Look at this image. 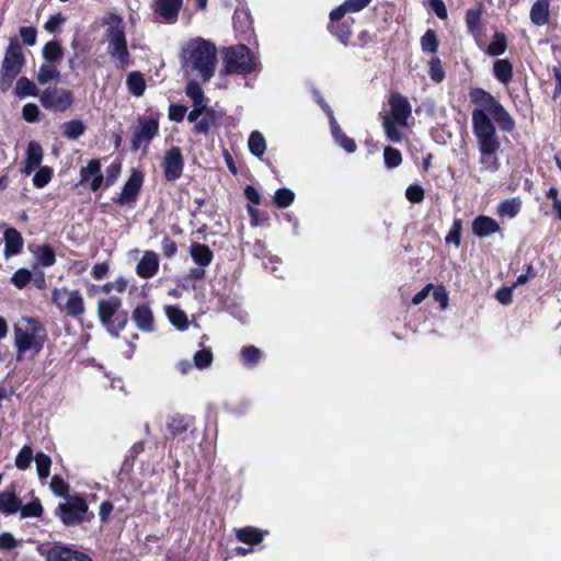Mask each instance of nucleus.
Returning <instances> with one entry per match:
<instances>
[{
    "instance_id": "7",
    "label": "nucleus",
    "mask_w": 561,
    "mask_h": 561,
    "mask_svg": "<svg viewBox=\"0 0 561 561\" xmlns=\"http://www.w3.org/2000/svg\"><path fill=\"white\" fill-rule=\"evenodd\" d=\"M98 317L106 331L115 337L127 323V313L122 310V299L116 296L99 300Z\"/></svg>"
},
{
    "instance_id": "47",
    "label": "nucleus",
    "mask_w": 561,
    "mask_h": 561,
    "mask_svg": "<svg viewBox=\"0 0 561 561\" xmlns=\"http://www.w3.org/2000/svg\"><path fill=\"white\" fill-rule=\"evenodd\" d=\"M383 161L388 169H394L402 163L401 152L392 147H386L383 149Z\"/></svg>"
},
{
    "instance_id": "48",
    "label": "nucleus",
    "mask_w": 561,
    "mask_h": 561,
    "mask_svg": "<svg viewBox=\"0 0 561 561\" xmlns=\"http://www.w3.org/2000/svg\"><path fill=\"white\" fill-rule=\"evenodd\" d=\"M204 114L214 118V110L209 108L206 102L193 103V110L188 113L187 119L192 123H195Z\"/></svg>"
},
{
    "instance_id": "56",
    "label": "nucleus",
    "mask_w": 561,
    "mask_h": 561,
    "mask_svg": "<svg viewBox=\"0 0 561 561\" xmlns=\"http://www.w3.org/2000/svg\"><path fill=\"white\" fill-rule=\"evenodd\" d=\"M331 31L336 35L341 43L344 45L352 36L351 26L347 22L336 23L331 25Z\"/></svg>"
},
{
    "instance_id": "2",
    "label": "nucleus",
    "mask_w": 561,
    "mask_h": 561,
    "mask_svg": "<svg viewBox=\"0 0 561 561\" xmlns=\"http://www.w3.org/2000/svg\"><path fill=\"white\" fill-rule=\"evenodd\" d=\"M106 25V51L113 60L115 67L124 70L131 65V59L127 46L123 19L117 14H111Z\"/></svg>"
},
{
    "instance_id": "11",
    "label": "nucleus",
    "mask_w": 561,
    "mask_h": 561,
    "mask_svg": "<svg viewBox=\"0 0 561 561\" xmlns=\"http://www.w3.org/2000/svg\"><path fill=\"white\" fill-rule=\"evenodd\" d=\"M58 515L67 526L80 524L88 511L85 500L79 496L69 497L67 502L58 505Z\"/></svg>"
},
{
    "instance_id": "9",
    "label": "nucleus",
    "mask_w": 561,
    "mask_h": 561,
    "mask_svg": "<svg viewBox=\"0 0 561 561\" xmlns=\"http://www.w3.org/2000/svg\"><path fill=\"white\" fill-rule=\"evenodd\" d=\"M51 300L57 309L68 317L79 318L85 312L83 295L77 289L67 287L54 288Z\"/></svg>"
},
{
    "instance_id": "61",
    "label": "nucleus",
    "mask_w": 561,
    "mask_h": 561,
    "mask_svg": "<svg viewBox=\"0 0 561 561\" xmlns=\"http://www.w3.org/2000/svg\"><path fill=\"white\" fill-rule=\"evenodd\" d=\"M405 197L411 203H421L424 199V190L417 184H412L408 186L405 191Z\"/></svg>"
},
{
    "instance_id": "46",
    "label": "nucleus",
    "mask_w": 561,
    "mask_h": 561,
    "mask_svg": "<svg viewBox=\"0 0 561 561\" xmlns=\"http://www.w3.org/2000/svg\"><path fill=\"white\" fill-rule=\"evenodd\" d=\"M59 77V71L55 66L42 65L37 72V81L41 84H46Z\"/></svg>"
},
{
    "instance_id": "49",
    "label": "nucleus",
    "mask_w": 561,
    "mask_h": 561,
    "mask_svg": "<svg viewBox=\"0 0 561 561\" xmlns=\"http://www.w3.org/2000/svg\"><path fill=\"white\" fill-rule=\"evenodd\" d=\"M275 203L279 208L290 206L295 199V193L289 188H278L274 196Z\"/></svg>"
},
{
    "instance_id": "18",
    "label": "nucleus",
    "mask_w": 561,
    "mask_h": 561,
    "mask_svg": "<svg viewBox=\"0 0 561 561\" xmlns=\"http://www.w3.org/2000/svg\"><path fill=\"white\" fill-rule=\"evenodd\" d=\"M22 508V500L16 495L15 486L10 485L7 490L0 492V513L13 515Z\"/></svg>"
},
{
    "instance_id": "10",
    "label": "nucleus",
    "mask_w": 561,
    "mask_h": 561,
    "mask_svg": "<svg viewBox=\"0 0 561 561\" xmlns=\"http://www.w3.org/2000/svg\"><path fill=\"white\" fill-rule=\"evenodd\" d=\"M41 104L48 111L62 113L73 103L72 92L58 87H49L39 94Z\"/></svg>"
},
{
    "instance_id": "28",
    "label": "nucleus",
    "mask_w": 561,
    "mask_h": 561,
    "mask_svg": "<svg viewBox=\"0 0 561 561\" xmlns=\"http://www.w3.org/2000/svg\"><path fill=\"white\" fill-rule=\"evenodd\" d=\"M549 19V0H537L530 9V20L537 26H542Z\"/></svg>"
},
{
    "instance_id": "6",
    "label": "nucleus",
    "mask_w": 561,
    "mask_h": 561,
    "mask_svg": "<svg viewBox=\"0 0 561 561\" xmlns=\"http://www.w3.org/2000/svg\"><path fill=\"white\" fill-rule=\"evenodd\" d=\"M472 130L477 139L478 150L499 152L501 141L490 116L483 111H472Z\"/></svg>"
},
{
    "instance_id": "53",
    "label": "nucleus",
    "mask_w": 561,
    "mask_h": 561,
    "mask_svg": "<svg viewBox=\"0 0 561 561\" xmlns=\"http://www.w3.org/2000/svg\"><path fill=\"white\" fill-rule=\"evenodd\" d=\"M193 360L198 369L208 368L213 363V353L209 350H201L194 354Z\"/></svg>"
},
{
    "instance_id": "1",
    "label": "nucleus",
    "mask_w": 561,
    "mask_h": 561,
    "mask_svg": "<svg viewBox=\"0 0 561 561\" xmlns=\"http://www.w3.org/2000/svg\"><path fill=\"white\" fill-rule=\"evenodd\" d=\"M183 68L192 69L204 80L213 78L217 62L216 46L204 38L188 41L182 50Z\"/></svg>"
},
{
    "instance_id": "35",
    "label": "nucleus",
    "mask_w": 561,
    "mask_h": 561,
    "mask_svg": "<svg viewBox=\"0 0 561 561\" xmlns=\"http://www.w3.org/2000/svg\"><path fill=\"white\" fill-rule=\"evenodd\" d=\"M34 255H35V259L36 261L42 265V266H45V267H49L51 265L55 264L56 262V255H55V252L54 250L47 245V244H42V245H38L34 252Z\"/></svg>"
},
{
    "instance_id": "5",
    "label": "nucleus",
    "mask_w": 561,
    "mask_h": 561,
    "mask_svg": "<svg viewBox=\"0 0 561 561\" xmlns=\"http://www.w3.org/2000/svg\"><path fill=\"white\" fill-rule=\"evenodd\" d=\"M221 75H249L260 69L259 58L245 45H237L227 49Z\"/></svg>"
},
{
    "instance_id": "4",
    "label": "nucleus",
    "mask_w": 561,
    "mask_h": 561,
    "mask_svg": "<svg viewBox=\"0 0 561 561\" xmlns=\"http://www.w3.org/2000/svg\"><path fill=\"white\" fill-rule=\"evenodd\" d=\"M390 114L383 116L382 127L389 141L400 142L402 134L397 126L407 127L412 115L409 100L400 93H392L389 99Z\"/></svg>"
},
{
    "instance_id": "25",
    "label": "nucleus",
    "mask_w": 561,
    "mask_h": 561,
    "mask_svg": "<svg viewBox=\"0 0 561 561\" xmlns=\"http://www.w3.org/2000/svg\"><path fill=\"white\" fill-rule=\"evenodd\" d=\"M330 123V129H331V134L334 138V141L340 146L342 147L346 152L348 153H353L356 151V144L355 141L347 137L341 129L340 125L337 124L335 117H331V119L329 121Z\"/></svg>"
},
{
    "instance_id": "31",
    "label": "nucleus",
    "mask_w": 561,
    "mask_h": 561,
    "mask_svg": "<svg viewBox=\"0 0 561 561\" xmlns=\"http://www.w3.org/2000/svg\"><path fill=\"white\" fill-rule=\"evenodd\" d=\"M15 94L20 99L27 96H39L36 84L26 77L18 79L15 84Z\"/></svg>"
},
{
    "instance_id": "62",
    "label": "nucleus",
    "mask_w": 561,
    "mask_h": 561,
    "mask_svg": "<svg viewBox=\"0 0 561 561\" xmlns=\"http://www.w3.org/2000/svg\"><path fill=\"white\" fill-rule=\"evenodd\" d=\"M20 35L22 41L28 46H33L36 43L37 32L32 26L21 27Z\"/></svg>"
},
{
    "instance_id": "57",
    "label": "nucleus",
    "mask_w": 561,
    "mask_h": 561,
    "mask_svg": "<svg viewBox=\"0 0 561 561\" xmlns=\"http://www.w3.org/2000/svg\"><path fill=\"white\" fill-rule=\"evenodd\" d=\"M186 95L193 103L205 102L204 91L196 81H190L185 87Z\"/></svg>"
},
{
    "instance_id": "36",
    "label": "nucleus",
    "mask_w": 561,
    "mask_h": 561,
    "mask_svg": "<svg viewBox=\"0 0 561 561\" xmlns=\"http://www.w3.org/2000/svg\"><path fill=\"white\" fill-rule=\"evenodd\" d=\"M35 459V455L33 453V449L28 445H24L20 451L18 453L14 465L15 467L21 470L25 471L30 468L32 461Z\"/></svg>"
},
{
    "instance_id": "15",
    "label": "nucleus",
    "mask_w": 561,
    "mask_h": 561,
    "mask_svg": "<svg viewBox=\"0 0 561 561\" xmlns=\"http://www.w3.org/2000/svg\"><path fill=\"white\" fill-rule=\"evenodd\" d=\"M131 319L141 332L151 333L154 331L153 312L147 304L136 306L131 313Z\"/></svg>"
},
{
    "instance_id": "60",
    "label": "nucleus",
    "mask_w": 561,
    "mask_h": 561,
    "mask_svg": "<svg viewBox=\"0 0 561 561\" xmlns=\"http://www.w3.org/2000/svg\"><path fill=\"white\" fill-rule=\"evenodd\" d=\"M22 117L28 123H35L39 119V108L35 103H26L22 110Z\"/></svg>"
},
{
    "instance_id": "3",
    "label": "nucleus",
    "mask_w": 561,
    "mask_h": 561,
    "mask_svg": "<svg viewBox=\"0 0 561 561\" xmlns=\"http://www.w3.org/2000/svg\"><path fill=\"white\" fill-rule=\"evenodd\" d=\"M46 341V330L34 318H21L14 325V344L16 357L20 360L24 353L33 351L39 353Z\"/></svg>"
},
{
    "instance_id": "21",
    "label": "nucleus",
    "mask_w": 561,
    "mask_h": 561,
    "mask_svg": "<svg viewBox=\"0 0 561 561\" xmlns=\"http://www.w3.org/2000/svg\"><path fill=\"white\" fill-rule=\"evenodd\" d=\"M4 250L3 254L7 259L18 255L23 248V238L15 228H8L3 233Z\"/></svg>"
},
{
    "instance_id": "50",
    "label": "nucleus",
    "mask_w": 561,
    "mask_h": 561,
    "mask_svg": "<svg viewBox=\"0 0 561 561\" xmlns=\"http://www.w3.org/2000/svg\"><path fill=\"white\" fill-rule=\"evenodd\" d=\"M461 231H462V222L460 219H455L453 222V226L450 230L448 231L447 236L445 237V242L450 244H455V247L460 245L461 241Z\"/></svg>"
},
{
    "instance_id": "54",
    "label": "nucleus",
    "mask_w": 561,
    "mask_h": 561,
    "mask_svg": "<svg viewBox=\"0 0 561 561\" xmlns=\"http://www.w3.org/2000/svg\"><path fill=\"white\" fill-rule=\"evenodd\" d=\"M421 47L424 51L435 53L438 47V41L433 30H427L421 38Z\"/></svg>"
},
{
    "instance_id": "8",
    "label": "nucleus",
    "mask_w": 561,
    "mask_h": 561,
    "mask_svg": "<svg viewBox=\"0 0 561 561\" xmlns=\"http://www.w3.org/2000/svg\"><path fill=\"white\" fill-rule=\"evenodd\" d=\"M25 64L23 49L18 39H11L2 61L0 72V90L7 92L19 76Z\"/></svg>"
},
{
    "instance_id": "51",
    "label": "nucleus",
    "mask_w": 561,
    "mask_h": 561,
    "mask_svg": "<svg viewBox=\"0 0 561 561\" xmlns=\"http://www.w3.org/2000/svg\"><path fill=\"white\" fill-rule=\"evenodd\" d=\"M218 122V116L216 115V112L214 111V118L206 116L204 114L201 118H198L195 122L194 130L198 134H208L211 126L216 125Z\"/></svg>"
},
{
    "instance_id": "44",
    "label": "nucleus",
    "mask_w": 561,
    "mask_h": 561,
    "mask_svg": "<svg viewBox=\"0 0 561 561\" xmlns=\"http://www.w3.org/2000/svg\"><path fill=\"white\" fill-rule=\"evenodd\" d=\"M506 38L502 33H495L493 41L489 44L486 53L490 56H500L506 50Z\"/></svg>"
},
{
    "instance_id": "19",
    "label": "nucleus",
    "mask_w": 561,
    "mask_h": 561,
    "mask_svg": "<svg viewBox=\"0 0 561 561\" xmlns=\"http://www.w3.org/2000/svg\"><path fill=\"white\" fill-rule=\"evenodd\" d=\"M43 149L42 146L36 141H30L26 149V159L22 173L25 175L32 174L35 170L41 168L43 161Z\"/></svg>"
},
{
    "instance_id": "37",
    "label": "nucleus",
    "mask_w": 561,
    "mask_h": 561,
    "mask_svg": "<svg viewBox=\"0 0 561 561\" xmlns=\"http://www.w3.org/2000/svg\"><path fill=\"white\" fill-rule=\"evenodd\" d=\"M64 135L68 139H78L85 131V125L80 119H71L62 125Z\"/></svg>"
},
{
    "instance_id": "45",
    "label": "nucleus",
    "mask_w": 561,
    "mask_h": 561,
    "mask_svg": "<svg viewBox=\"0 0 561 561\" xmlns=\"http://www.w3.org/2000/svg\"><path fill=\"white\" fill-rule=\"evenodd\" d=\"M43 57L47 61H56L62 57V48L56 41H50L43 48Z\"/></svg>"
},
{
    "instance_id": "33",
    "label": "nucleus",
    "mask_w": 561,
    "mask_h": 561,
    "mask_svg": "<svg viewBox=\"0 0 561 561\" xmlns=\"http://www.w3.org/2000/svg\"><path fill=\"white\" fill-rule=\"evenodd\" d=\"M480 159L479 163L481 165L482 171H485L488 173H495L500 169V160L497 157V152H485V151H479Z\"/></svg>"
},
{
    "instance_id": "41",
    "label": "nucleus",
    "mask_w": 561,
    "mask_h": 561,
    "mask_svg": "<svg viewBox=\"0 0 561 561\" xmlns=\"http://www.w3.org/2000/svg\"><path fill=\"white\" fill-rule=\"evenodd\" d=\"M43 512V506L37 497L25 505L22 504V508L19 510L20 517L22 519L30 517H41Z\"/></svg>"
},
{
    "instance_id": "12",
    "label": "nucleus",
    "mask_w": 561,
    "mask_h": 561,
    "mask_svg": "<svg viewBox=\"0 0 561 561\" xmlns=\"http://www.w3.org/2000/svg\"><path fill=\"white\" fill-rule=\"evenodd\" d=\"M159 124L154 118H145L139 122L138 127L136 128L133 139H131V150L137 151L142 148L144 153L147 151V148L152 140V138L158 134Z\"/></svg>"
},
{
    "instance_id": "13",
    "label": "nucleus",
    "mask_w": 561,
    "mask_h": 561,
    "mask_svg": "<svg viewBox=\"0 0 561 561\" xmlns=\"http://www.w3.org/2000/svg\"><path fill=\"white\" fill-rule=\"evenodd\" d=\"M46 561H92L89 556L66 545H54L44 553Z\"/></svg>"
},
{
    "instance_id": "59",
    "label": "nucleus",
    "mask_w": 561,
    "mask_h": 561,
    "mask_svg": "<svg viewBox=\"0 0 561 561\" xmlns=\"http://www.w3.org/2000/svg\"><path fill=\"white\" fill-rule=\"evenodd\" d=\"M428 66H430L428 73H430L431 79L436 83L442 82L445 78V71L442 67L439 58L435 57V58L431 59V61L428 62Z\"/></svg>"
},
{
    "instance_id": "43",
    "label": "nucleus",
    "mask_w": 561,
    "mask_h": 561,
    "mask_svg": "<svg viewBox=\"0 0 561 561\" xmlns=\"http://www.w3.org/2000/svg\"><path fill=\"white\" fill-rule=\"evenodd\" d=\"M519 208L520 203L517 199H505L499 205L497 213L502 217L514 218L518 214Z\"/></svg>"
},
{
    "instance_id": "27",
    "label": "nucleus",
    "mask_w": 561,
    "mask_h": 561,
    "mask_svg": "<svg viewBox=\"0 0 561 561\" xmlns=\"http://www.w3.org/2000/svg\"><path fill=\"white\" fill-rule=\"evenodd\" d=\"M190 254L194 263L202 267L208 266L214 257L211 250L206 244L202 243H193Z\"/></svg>"
},
{
    "instance_id": "16",
    "label": "nucleus",
    "mask_w": 561,
    "mask_h": 561,
    "mask_svg": "<svg viewBox=\"0 0 561 561\" xmlns=\"http://www.w3.org/2000/svg\"><path fill=\"white\" fill-rule=\"evenodd\" d=\"M80 178L81 183L90 182V188L96 192L104 181L100 161L98 159L90 160L87 167L81 169Z\"/></svg>"
},
{
    "instance_id": "23",
    "label": "nucleus",
    "mask_w": 561,
    "mask_h": 561,
    "mask_svg": "<svg viewBox=\"0 0 561 561\" xmlns=\"http://www.w3.org/2000/svg\"><path fill=\"white\" fill-rule=\"evenodd\" d=\"M182 0H157L156 12L168 23L176 21Z\"/></svg>"
},
{
    "instance_id": "17",
    "label": "nucleus",
    "mask_w": 561,
    "mask_h": 561,
    "mask_svg": "<svg viewBox=\"0 0 561 561\" xmlns=\"http://www.w3.org/2000/svg\"><path fill=\"white\" fill-rule=\"evenodd\" d=\"M144 176L140 172L135 171L129 176L127 182L125 183L123 191L121 193V196L118 198V203L122 205L129 204L131 202H135L141 184H142Z\"/></svg>"
},
{
    "instance_id": "26",
    "label": "nucleus",
    "mask_w": 561,
    "mask_h": 561,
    "mask_svg": "<svg viewBox=\"0 0 561 561\" xmlns=\"http://www.w3.org/2000/svg\"><path fill=\"white\" fill-rule=\"evenodd\" d=\"M489 114L494 118L502 130L512 131L515 128L513 117L500 102L493 106Z\"/></svg>"
},
{
    "instance_id": "24",
    "label": "nucleus",
    "mask_w": 561,
    "mask_h": 561,
    "mask_svg": "<svg viewBox=\"0 0 561 561\" xmlns=\"http://www.w3.org/2000/svg\"><path fill=\"white\" fill-rule=\"evenodd\" d=\"M500 230L499 224L491 217L478 216L472 221V231L479 238L489 237Z\"/></svg>"
},
{
    "instance_id": "42",
    "label": "nucleus",
    "mask_w": 561,
    "mask_h": 561,
    "mask_svg": "<svg viewBox=\"0 0 561 561\" xmlns=\"http://www.w3.org/2000/svg\"><path fill=\"white\" fill-rule=\"evenodd\" d=\"M241 358H242L243 364L247 367L252 368V367L256 366L257 363L260 362L261 351L253 345L244 346L241 350Z\"/></svg>"
},
{
    "instance_id": "63",
    "label": "nucleus",
    "mask_w": 561,
    "mask_h": 561,
    "mask_svg": "<svg viewBox=\"0 0 561 561\" xmlns=\"http://www.w3.org/2000/svg\"><path fill=\"white\" fill-rule=\"evenodd\" d=\"M187 108L184 105L171 104L169 106V118L173 122H181L185 117Z\"/></svg>"
},
{
    "instance_id": "64",
    "label": "nucleus",
    "mask_w": 561,
    "mask_h": 561,
    "mask_svg": "<svg viewBox=\"0 0 561 561\" xmlns=\"http://www.w3.org/2000/svg\"><path fill=\"white\" fill-rule=\"evenodd\" d=\"M65 22V18L61 13H56L51 15L48 21L45 23L44 27L47 32L54 33L58 30V27Z\"/></svg>"
},
{
    "instance_id": "34",
    "label": "nucleus",
    "mask_w": 561,
    "mask_h": 561,
    "mask_svg": "<svg viewBox=\"0 0 561 561\" xmlns=\"http://www.w3.org/2000/svg\"><path fill=\"white\" fill-rule=\"evenodd\" d=\"M248 146L250 152L253 156L261 158L266 150V142L264 136L257 130L252 131L248 140Z\"/></svg>"
},
{
    "instance_id": "20",
    "label": "nucleus",
    "mask_w": 561,
    "mask_h": 561,
    "mask_svg": "<svg viewBox=\"0 0 561 561\" xmlns=\"http://www.w3.org/2000/svg\"><path fill=\"white\" fill-rule=\"evenodd\" d=\"M159 270V259L153 251H146L136 266L138 276L142 278L153 277Z\"/></svg>"
},
{
    "instance_id": "38",
    "label": "nucleus",
    "mask_w": 561,
    "mask_h": 561,
    "mask_svg": "<svg viewBox=\"0 0 561 561\" xmlns=\"http://www.w3.org/2000/svg\"><path fill=\"white\" fill-rule=\"evenodd\" d=\"M35 465H36V471L39 480H44L49 477L50 473V467H51V459L48 455L44 453H37L35 455Z\"/></svg>"
},
{
    "instance_id": "29",
    "label": "nucleus",
    "mask_w": 561,
    "mask_h": 561,
    "mask_svg": "<svg viewBox=\"0 0 561 561\" xmlns=\"http://www.w3.org/2000/svg\"><path fill=\"white\" fill-rule=\"evenodd\" d=\"M495 78L503 84H507L513 78V67L507 59H497L493 65Z\"/></svg>"
},
{
    "instance_id": "40",
    "label": "nucleus",
    "mask_w": 561,
    "mask_h": 561,
    "mask_svg": "<svg viewBox=\"0 0 561 561\" xmlns=\"http://www.w3.org/2000/svg\"><path fill=\"white\" fill-rule=\"evenodd\" d=\"M35 171L36 172L32 180L33 185L37 188L45 187L51 181L54 174L53 169L50 167L43 165Z\"/></svg>"
},
{
    "instance_id": "30",
    "label": "nucleus",
    "mask_w": 561,
    "mask_h": 561,
    "mask_svg": "<svg viewBox=\"0 0 561 561\" xmlns=\"http://www.w3.org/2000/svg\"><path fill=\"white\" fill-rule=\"evenodd\" d=\"M126 85L128 91L135 96H141L146 90V82L139 71L128 73L126 78Z\"/></svg>"
},
{
    "instance_id": "58",
    "label": "nucleus",
    "mask_w": 561,
    "mask_h": 561,
    "mask_svg": "<svg viewBox=\"0 0 561 561\" xmlns=\"http://www.w3.org/2000/svg\"><path fill=\"white\" fill-rule=\"evenodd\" d=\"M32 279V274L26 268H19L11 277L12 284L19 288H24Z\"/></svg>"
},
{
    "instance_id": "55",
    "label": "nucleus",
    "mask_w": 561,
    "mask_h": 561,
    "mask_svg": "<svg viewBox=\"0 0 561 561\" xmlns=\"http://www.w3.org/2000/svg\"><path fill=\"white\" fill-rule=\"evenodd\" d=\"M49 488H50L51 492L57 496H61V497L68 496L69 485L59 476H54L51 478Z\"/></svg>"
},
{
    "instance_id": "32",
    "label": "nucleus",
    "mask_w": 561,
    "mask_h": 561,
    "mask_svg": "<svg viewBox=\"0 0 561 561\" xmlns=\"http://www.w3.org/2000/svg\"><path fill=\"white\" fill-rule=\"evenodd\" d=\"M165 314L169 321L179 330H185L187 328L186 314L175 306H167L164 308Z\"/></svg>"
},
{
    "instance_id": "52",
    "label": "nucleus",
    "mask_w": 561,
    "mask_h": 561,
    "mask_svg": "<svg viewBox=\"0 0 561 561\" xmlns=\"http://www.w3.org/2000/svg\"><path fill=\"white\" fill-rule=\"evenodd\" d=\"M481 9L471 8L466 12V24L470 33H474L480 26Z\"/></svg>"
},
{
    "instance_id": "39",
    "label": "nucleus",
    "mask_w": 561,
    "mask_h": 561,
    "mask_svg": "<svg viewBox=\"0 0 561 561\" xmlns=\"http://www.w3.org/2000/svg\"><path fill=\"white\" fill-rule=\"evenodd\" d=\"M237 538L249 545H257L263 539V534L252 527H245L237 530Z\"/></svg>"
},
{
    "instance_id": "14",
    "label": "nucleus",
    "mask_w": 561,
    "mask_h": 561,
    "mask_svg": "<svg viewBox=\"0 0 561 561\" xmlns=\"http://www.w3.org/2000/svg\"><path fill=\"white\" fill-rule=\"evenodd\" d=\"M162 167L168 181H175L181 178L184 160L180 148L172 147L165 152Z\"/></svg>"
},
{
    "instance_id": "22",
    "label": "nucleus",
    "mask_w": 561,
    "mask_h": 561,
    "mask_svg": "<svg viewBox=\"0 0 561 561\" xmlns=\"http://www.w3.org/2000/svg\"><path fill=\"white\" fill-rule=\"evenodd\" d=\"M469 96L473 103L480 106L476 107L473 111H483L488 115L499 102L491 93L481 88L472 89L469 92Z\"/></svg>"
}]
</instances>
